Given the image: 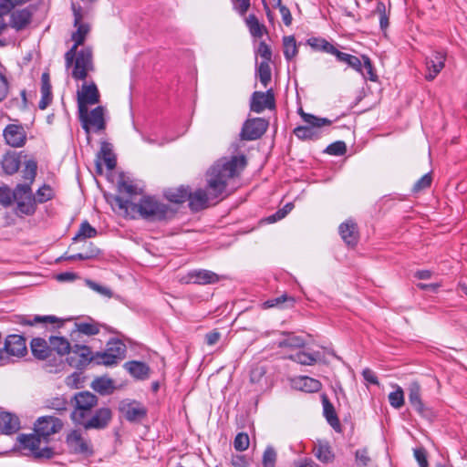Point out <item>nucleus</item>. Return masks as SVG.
Wrapping results in <instances>:
<instances>
[{
    "label": "nucleus",
    "mask_w": 467,
    "mask_h": 467,
    "mask_svg": "<svg viewBox=\"0 0 467 467\" xmlns=\"http://www.w3.org/2000/svg\"><path fill=\"white\" fill-rule=\"evenodd\" d=\"M363 67L362 69L365 73V76H362L364 78H368L371 81H376L377 75L374 72V68L372 63L368 56H362Z\"/></svg>",
    "instance_id": "4d7b16f0"
},
{
    "label": "nucleus",
    "mask_w": 467,
    "mask_h": 467,
    "mask_svg": "<svg viewBox=\"0 0 467 467\" xmlns=\"http://www.w3.org/2000/svg\"><path fill=\"white\" fill-rule=\"evenodd\" d=\"M356 463L358 467H368L371 459L367 449L358 450L355 453Z\"/></svg>",
    "instance_id": "bf43d9fd"
},
{
    "label": "nucleus",
    "mask_w": 467,
    "mask_h": 467,
    "mask_svg": "<svg viewBox=\"0 0 467 467\" xmlns=\"http://www.w3.org/2000/svg\"><path fill=\"white\" fill-rule=\"evenodd\" d=\"M303 120L307 123L306 126H299L294 130V134L299 140H317L320 136L319 129L323 126H329L332 122L326 118H318L314 115L299 110Z\"/></svg>",
    "instance_id": "0eeeda50"
},
{
    "label": "nucleus",
    "mask_w": 467,
    "mask_h": 467,
    "mask_svg": "<svg viewBox=\"0 0 467 467\" xmlns=\"http://www.w3.org/2000/svg\"><path fill=\"white\" fill-rule=\"evenodd\" d=\"M284 335L285 337L277 342L278 348H288L295 353L305 347V340L301 337L293 333H284Z\"/></svg>",
    "instance_id": "2f4dec72"
},
{
    "label": "nucleus",
    "mask_w": 467,
    "mask_h": 467,
    "mask_svg": "<svg viewBox=\"0 0 467 467\" xmlns=\"http://www.w3.org/2000/svg\"><path fill=\"white\" fill-rule=\"evenodd\" d=\"M246 165L244 155L219 159L207 171V191L198 189L189 192V206L198 212L208 207L209 203L222 196L230 180L237 177Z\"/></svg>",
    "instance_id": "f257e3e1"
},
{
    "label": "nucleus",
    "mask_w": 467,
    "mask_h": 467,
    "mask_svg": "<svg viewBox=\"0 0 467 467\" xmlns=\"http://www.w3.org/2000/svg\"><path fill=\"white\" fill-rule=\"evenodd\" d=\"M118 189L119 193L127 194V197L121 196L124 200H130L132 202H136L137 196L141 194V189L137 185L133 184L131 181L121 177L118 182Z\"/></svg>",
    "instance_id": "c85d7f7f"
},
{
    "label": "nucleus",
    "mask_w": 467,
    "mask_h": 467,
    "mask_svg": "<svg viewBox=\"0 0 467 467\" xmlns=\"http://www.w3.org/2000/svg\"><path fill=\"white\" fill-rule=\"evenodd\" d=\"M257 74L260 79V82L265 88L271 80V68L269 66V62L262 61L257 68Z\"/></svg>",
    "instance_id": "49530a36"
},
{
    "label": "nucleus",
    "mask_w": 467,
    "mask_h": 467,
    "mask_svg": "<svg viewBox=\"0 0 467 467\" xmlns=\"http://www.w3.org/2000/svg\"><path fill=\"white\" fill-rule=\"evenodd\" d=\"M76 328L78 332L87 336H94L99 332V328L95 323H76Z\"/></svg>",
    "instance_id": "8fccbe9b"
},
{
    "label": "nucleus",
    "mask_w": 467,
    "mask_h": 467,
    "mask_svg": "<svg viewBox=\"0 0 467 467\" xmlns=\"http://www.w3.org/2000/svg\"><path fill=\"white\" fill-rule=\"evenodd\" d=\"M97 235V230L92 227L88 222H84L80 224L78 234L73 238L74 241L92 238Z\"/></svg>",
    "instance_id": "a18cd8bd"
},
{
    "label": "nucleus",
    "mask_w": 467,
    "mask_h": 467,
    "mask_svg": "<svg viewBox=\"0 0 467 467\" xmlns=\"http://www.w3.org/2000/svg\"><path fill=\"white\" fill-rule=\"evenodd\" d=\"M346 144L343 141H337L332 144H330L326 152L331 155L335 156H340L343 155L346 152Z\"/></svg>",
    "instance_id": "052dcab7"
},
{
    "label": "nucleus",
    "mask_w": 467,
    "mask_h": 467,
    "mask_svg": "<svg viewBox=\"0 0 467 467\" xmlns=\"http://www.w3.org/2000/svg\"><path fill=\"white\" fill-rule=\"evenodd\" d=\"M78 114L79 119L82 122V127L87 133H89L91 129H95L96 130H100L104 129V109L102 107H97L90 112H88V108H86L85 113Z\"/></svg>",
    "instance_id": "2eb2a0df"
},
{
    "label": "nucleus",
    "mask_w": 467,
    "mask_h": 467,
    "mask_svg": "<svg viewBox=\"0 0 467 467\" xmlns=\"http://www.w3.org/2000/svg\"><path fill=\"white\" fill-rule=\"evenodd\" d=\"M389 400L390 405L395 409L401 408L404 404V395L402 389L398 387L395 391L390 392L389 395Z\"/></svg>",
    "instance_id": "603ef678"
},
{
    "label": "nucleus",
    "mask_w": 467,
    "mask_h": 467,
    "mask_svg": "<svg viewBox=\"0 0 467 467\" xmlns=\"http://www.w3.org/2000/svg\"><path fill=\"white\" fill-rule=\"evenodd\" d=\"M123 368L129 375L136 379H142L151 377L152 368L150 365L143 360H130L124 363Z\"/></svg>",
    "instance_id": "5701e85b"
},
{
    "label": "nucleus",
    "mask_w": 467,
    "mask_h": 467,
    "mask_svg": "<svg viewBox=\"0 0 467 467\" xmlns=\"http://www.w3.org/2000/svg\"><path fill=\"white\" fill-rule=\"evenodd\" d=\"M30 348L36 358L47 360V363H49V361L54 363L49 340L47 341L40 337L33 338L30 343Z\"/></svg>",
    "instance_id": "393cba45"
},
{
    "label": "nucleus",
    "mask_w": 467,
    "mask_h": 467,
    "mask_svg": "<svg viewBox=\"0 0 467 467\" xmlns=\"http://www.w3.org/2000/svg\"><path fill=\"white\" fill-rule=\"evenodd\" d=\"M32 13L28 8L15 10L11 14L10 25L16 30L25 28L31 20Z\"/></svg>",
    "instance_id": "c756f323"
},
{
    "label": "nucleus",
    "mask_w": 467,
    "mask_h": 467,
    "mask_svg": "<svg viewBox=\"0 0 467 467\" xmlns=\"http://www.w3.org/2000/svg\"><path fill=\"white\" fill-rule=\"evenodd\" d=\"M72 10L74 15V26L77 28V30L73 32L71 36V38L74 41V45L65 54L66 67L67 68L73 65L76 49H78V46H81L84 43L87 35L90 31L89 25L82 22L83 15L81 7L73 3Z\"/></svg>",
    "instance_id": "7ed1b4c3"
},
{
    "label": "nucleus",
    "mask_w": 467,
    "mask_h": 467,
    "mask_svg": "<svg viewBox=\"0 0 467 467\" xmlns=\"http://www.w3.org/2000/svg\"><path fill=\"white\" fill-rule=\"evenodd\" d=\"M275 108V97L272 90L266 92L254 91L251 98L250 109L255 113H261L265 109Z\"/></svg>",
    "instance_id": "a211bd4d"
},
{
    "label": "nucleus",
    "mask_w": 467,
    "mask_h": 467,
    "mask_svg": "<svg viewBox=\"0 0 467 467\" xmlns=\"http://www.w3.org/2000/svg\"><path fill=\"white\" fill-rule=\"evenodd\" d=\"M112 417L111 410L108 408H100L89 419L85 418L83 422H77L76 424L83 426L85 430L90 429H104L108 426Z\"/></svg>",
    "instance_id": "f3484780"
},
{
    "label": "nucleus",
    "mask_w": 467,
    "mask_h": 467,
    "mask_svg": "<svg viewBox=\"0 0 467 467\" xmlns=\"http://www.w3.org/2000/svg\"><path fill=\"white\" fill-rule=\"evenodd\" d=\"M91 361H94V355L90 348L85 345H75L67 358V368L82 369Z\"/></svg>",
    "instance_id": "f8f14e48"
},
{
    "label": "nucleus",
    "mask_w": 467,
    "mask_h": 467,
    "mask_svg": "<svg viewBox=\"0 0 467 467\" xmlns=\"http://www.w3.org/2000/svg\"><path fill=\"white\" fill-rule=\"evenodd\" d=\"M409 399L414 409L419 412H422L423 406L420 398V386L418 383L414 382L411 384L410 388Z\"/></svg>",
    "instance_id": "37998d69"
},
{
    "label": "nucleus",
    "mask_w": 467,
    "mask_h": 467,
    "mask_svg": "<svg viewBox=\"0 0 467 467\" xmlns=\"http://www.w3.org/2000/svg\"><path fill=\"white\" fill-rule=\"evenodd\" d=\"M323 406H324V415H325L327 422L335 430H338L339 429V420L337 417L334 407L326 399H324V400H323Z\"/></svg>",
    "instance_id": "79ce46f5"
},
{
    "label": "nucleus",
    "mask_w": 467,
    "mask_h": 467,
    "mask_svg": "<svg viewBox=\"0 0 467 467\" xmlns=\"http://www.w3.org/2000/svg\"><path fill=\"white\" fill-rule=\"evenodd\" d=\"M57 317L54 316H35L34 317H18V323L21 325H26V326H34L38 323H50L54 324L57 322Z\"/></svg>",
    "instance_id": "58836bf2"
},
{
    "label": "nucleus",
    "mask_w": 467,
    "mask_h": 467,
    "mask_svg": "<svg viewBox=\"0 0 467 467\" xmlns=\"http://www.w3.org/2000/svg\"><path fill=\"white\" fill-rule=\"evenodd\" d=\"M431 176L430 173L424 174L420 180L416 182L413 186L414 192H420L431 186Z\"/></svg>",
    "instance_id": "e2e57ef3"
},
{
    "label": "nucleus",
    "mask_w": 467,
    "mask_h": 467,
    "mask_svg": "<svg viewBox=\"0 0 467 467\" xmlns=\"http://www.w3.org/2000/svg\"><path fill=\"white\" fill-rule=\"evenodd\" d=\"M18 449L27 451L26 454L32 455L36 459H51L54 455V450L47 445L42 447L44 440L41 436L34 433L20 434L16 438Z\"/></svg>",
    "instance_id": "20e7f679"
},
{
    "label": "nucleus",
    "mask_w": 467,
    "mask_h": 467,
    "mask_svg": "<svg viewBox=\"0 0 467 467\" xmlns=\"http://www.w3.org/2000/svg\"><path fill=\"white\" fill-rule=\"evenodd\" d=\"M62 427L63 423L59 419L52 416H44L40 417L35 423L34 431L41 436L44 442L47 443L48 438L58 432Z\"/></svg>",
    "instance_id": "4468645a"
},
{
    "label": "nucleus",
    "mask_w": 467,
    "mask_h": 467,
    "mask_svg": "<svg viewBox=\"0 0 467 467\" xmlns=\"http://www.w3.org/2000/svg\"><path fill=\"white\" fill-rule=\"evenodd\" d=\"M289 359L304 366H312L324 359V355L320 351H312L309 348H299L295 353L287 357Z\"/></svg>",
    "instance_id": "412c9836"
},
{
    "label": "nucleus",
    "mask_w": 467,
    "mask_h": 467,
    "mask_svg": "<svg viewBox=\"0 0 467 467\" xmlns=\"http://www.w3.org/2000/svg\"><path fill=\"white\" fill-rule=\"evenodd\" d=\"M127 347L119 339H110L103 351L94 354V362L98 365L114 366L126 357Z\"/></svg>",
    "instance_id": "423d86ee"
},
{
    "label": "nucleus",
    "mask_w": 467,
    "mask_h": 467,
    "mask_svg": "<svg viewBox=\"0 0 467 467\" xmlns=\"http://www.w3.org/2000/svg\"><path fill=\"white\" fill-rule=\"evenodd\" d=\"M52 198V189L47 186L44 185L43 187L39 188L36 192V199L39 202H45Z\"/></svg>",
    "instance_id": "0e129e2a"
},
{
    "label": "nucleus",
    "mask_w": 467,
    "mask_h": 467,
    "mask_svg": "<svg viewBox=\"0 0 467 467\" xmlns=\"http://www.w3.org/2000/svg\"><path fill=\"white\" fill-rule=\"evenodd\" d=\"M49 344L52 349L54 363H46L45 368L50 373H57L67 368V364L63 359L66 354H69L71 348L69 342L63 337H50Z\"/></svg>",
    "instance_id": "6e6552de"
},
{
    "label": "nucleus",
    "mask_w": 467,
    "mask_h": 467,
    "mask_svg": "<svg viewBox=\"0 0 467 467\" xmlns=\"http://www.w3.org/2000/svg\"><path fill=\"white\" fill-rule=\"evenodd\" d=\"M314 455L323 463H330L335 459L331 446L327 441H319L313 449Z\"/></svg>",
    "instance_id": "7c9ffc66"
},
{
    "label": "nucleus",
    "mask_w": 467,
    "mask_h": 467,
    "mask_svg": "<svg viewBox=\"0 0 467 467\" xmlns=\"http://www.w3.org/2000/svg\"><path fill=\"white\" fill-rule=\"evenodd\" d=\"M336 57L338 61L347 63L350 67L360 73L362 76H365L362 69L363 60L361 61L358 57L338 50Z\"/></svg>",
    "instance_id": "72a5a7b5"
},
{
    "label": "nucleus",
    "mask_w": 467,
    "mask_h": 467,
    "mask_svg": "<svg viewBox=\"0 0 467 467\" xmlns=\"http://www.w3.org/2000/svg\"><path fill=\"white\" fill-rule=\"evenodd\" d=\"M36 163L34 161H28L23 170V178L25 183L32 184L36 175Z\"/></svg>",
    "instance_id": "09e8293b"
},
{
    "label": "nucleus",
    "mask_w": 467,
    "mask_h": 467,
    "mask_svg": "<svg viewBox=\"0 0 467 467\" xmlns=\"http://www.w3.org/2000/svg\"><path fill=\"white\" fill-rule=\"evenodd\" d=\"M91 388L100 395H109L121 386H116L114 381H92Z\"/></svg>",
    "instance_id": "4c0bfd02"
},
{
    "label": "nucleus",
    "mask_w": 467,
    "mask_h": 467,
    "mask_svg": "<svg viewBox=\"0 0 467 467\" xmlns=\"http://www.w3.org/2000/svg\"><path fill=\"white\" fill-rule=\"evenodd\" d=\"M101 161H103L108 170L111 171L116 167V156L112 145L106 141L101 143L100 150L97 155L96 167L99 173H102Z\"/></svg>",
    "instance_id": "a878e982"
},
{
    "label": "nucleus",
    "mask_w": 467,
    "mask_h": 467,
    "mask_svg": "<svg viewBox=\"0 0 467 467\" xmlns=\"http://www.w3.org/2000/svg\"><path fill=\"white\" fill-rule=\"evenodd\" d=\"M446 60V54L441 51H434L431 57H426V79L433 80L443 69Z\"/></svg>",
    "instance_id": "aec40b11"
},
{
    "label": "nucleus",
    "mask_w": 467,
    "mask_h": 467,
    "mask_svg": "<svg viewBox=\"0 0 467 467\" xmlns=\"http://www.w3.org/2000/svg\"><path fill=\"white\" fill-rule=\"evenodd\" d=\"M66 443L70 452L88 457L93 454V446L80 431L73 430L66 437Z\"/></svg>",
    "instance_id": "9b49d317"
},
{
    "label": "nucleus",
    "mask_w": 467,
    "mask_h": 467,
    "mask_svg": "<svg viewBox=\"0 0 467 467\" xmlns=\"http://www.w3.org/2000/svg\"><path fill=\"white\" fill-rule=\"evenodd\" d=\"M99 101V93L94 83L83 84L78 91V113H85L88 105L97 104Z\"/></svg>",
    "instance_id": "dca6fc26"
},
{
    "label": "nucleus",
    "mask_w": 467,
    "mask_h": 467,
    "mask_svg": "<svg viewBox=\"0 0 467 467\" xmlns=\"http://www.w3.org/2000/svg\"><path fill=\"white\" fill-rule=\"evenodd\" d=\"M20 429L17 416L7 411H0V431L4 434H13Z\"/></svg>",
    "instance_id": "cd10ccee"
},
{
    "label": "nucleus",
    "mask_w": 467,
    "mask_h": 467,
    "mask_svg": "<svg viewBox=\"0 0 467 467\" xmlns=\"http://www.w3.org/2000/svg\"><path fill=\"white\" fill-rule=\"evenodd\" d=\"M275 7H278L280 14L282 16V20L285 26H290L292 23V15L290 13V10L282 5V2H280V5H274Z\"/></svg>",
    "instance_id": "774afa93"
},
{
    "label": "nucleus",
    "mask_w": 467,
    "mask_h": 467,
    "mask_svg": "<svg viewBox=\"0 0 467 467\" xmlns=\"http://www.w3.org/2000/svg\"><path fill=\"white\" fill-rule=\"evenodd\" d=\"M246 24L252 36L255 37H261L264 35L265 26L259 23L255 16L249 15V16L246 18Z\"/></svg>",
    "instance_id": "c03bdc74"
},
{
    "label": "nucleus",
    "mask_w": 467,
    "mask_h": 467,
    "mask_svg": "<svg viewBox=\"0 0 467 467\" xmlns=\"http://www.w3.org/2000/svg\"><path fill=\"white\" fill-rule=\"evenodd\" d=\"M13 192L8 187H0V204L7 207L14 201Z\"/></svg>",
    "instance_id": "680f3d73"
},
{
    "label": "nucleus",
    "mask_w": 467,
    "mask_h": 467,
    "mask_svg": "<svg viewBox=\"0 0 467 467\" xmlns=\"http://www.w3.org/2000/svg\"><path fill=\"white\" fill-rule=\"evenodd\" d=\"M292 388L306 393H313L321 389V383L320 381H292Z\"/></svg>",
    "instance_id": "ea45409f"
},
{
    "label": "nucleus",
    "mask_w": 467,
    "mask_h": 467,
    "mask_svg": "<svg viewBox=\"0 0 467 467\" xmlns=\"http://www.w3.org/2000/svg\"><path fill=\"white\" fill-rule=\"evenodd\" d=\"M74 400L76 406L71 414V419L75 423L83 422L91 409L97 405L98 399L88 391H80L74 396Z\"/></svg>",
    "instance_id": "9d476101"
},
{
    "label": "nucleus",
    "mask_w": 467,
    "mask_h": 467,
    "mask_svg": "<svg viewBox=\"0 0 467 467\" xmlns=\"http://www.w3.org/2000/svg\"><path fill=\"white\" fill-rule=\"evenodd\" d=\"M307 43L314 49L321 50L326 53L337 56L338 50L328 41L320 37H311L307 40Z\"/></svg>",
    "instance_id": "c9c22d12"
},
{
    "label": "nucleus",
    "mask_w": 467,
    "mask_h": 467,
    "mask_svg": "<svg viewBox=\"0 0 467 467\" xmlns=\"http://www.w3.org/2000/svg\"><path fill=\"white\" fill-rule=\"evenodd\" d=\"M6 143L14 148H19L26 143V136L23 127L10 124L4 130Z\"/></svg>",
    "instance_id": "b1692460"
},
{
    "label": "nucleus",
    "mask_w": 467,
    "mask_h": 467,
    "mask_svg": "<svg viewBox=\"0 0 467 467\" xmlns=\"http://www.w3.org/2000/svg\"><path fill=\"white\" fill-rule=\"evenodd\" d=\"M414 457L418 462L420 467H428V461L426 451L423 448L414 449Z\"/></svg>",
    "instance_id": "69168bd1"
},
{
    "label": "nucleus",
    "mask_w": 467,
    "mask_h": 467,
    "mask_svg": "<svg viewBox=\"0 0 467 467\" xmlns=\"http://www.w3.org/2000/svg\"><path fill=\"white\" fill-rule=\"evenodd\" d=\"M250 440L248 434L244 432L238 433L234 441V446L236 451H244L248 449Z\"/></svg>",
    "instance_id": "864d4df0"
},
{
    "label": "nucleus",
    "mask_w": 467,
    "mask_h": 467,
    "mask_svg": "<svg viewBox=\"0 0 467 467\" xmlns=\"http://www.w3.org/2000/svg\"><path fill=\"white\" fill-rule=\"evenodd\" d=\"M339 234L344 243L348 246H355L358 242V231L357 223L348 219L342 223L338 227Z\"/></svg>",
    "instance_id": "bb28decb"
},
{
    "label": "nucleus",
    "mask_w": 467,
    "mask_h": 467,
    "mask_svg": "<svg viewBox=\"0 0 467 467\" xmlns=\"http://www.w3.org/2000/svg\"><path fill=\"white\" fill-rule=\"evenodd\" d=\"M165 197L171 202L182 203L188 200L189 189L184 186L169 189L165 192Z\"/></svg>",
    "instance_id": "f704fd0d"
},
{
    "label": "nucleus",
    "mask_w": 467,
    "mask_h": 467,
    "mask_svg": "<svg viewBox=\"0 0 467 467\" xmlns=\"http://www.w3.org/2000/svg\"><path fill=\"white\" fill-rule=\"evenodd\" d=\"M100 251L99 248H94L92 251H86L84 253H78L76 254H72L69 256H63L62 258L65 260H88L94 258L99 254Z\"/></svg>",
    "instance_id": "6e6d98bb"
},
{
    "label": "nucleus",
    "mask_w": 467,
    "mask_h": 467,
    "mask_svg": "<svg viewBox=\"0 0 467 467\" xmlns=\"http://www.w3.org/2000/svg\"><path fill=\"white\" fill-rule=\"evenodd\" d=\"M220 277L214 272L205 269L192 270L182 279L184 283H193L198 285H211L219 282Z\"/></svg>",
    "instance_id": "4be33fe9"
},
{
    "label": "nucleus",
    "mask_w": 467,
    "mask_h": 467,
    "mask_svg": "<svg viewBox=\"0 0 467 467\" xmlns=\"http://www.w3.org/2000/svg\"><path fill=\"white\" fill-rule=\"evenodd\" d=\"M276 462V452L272 447H267L263 455L264 467H275Z\"/></svg>",
    "instance_id": "13d9d810"
},
{
    "label": "nucleus",
    "mask_w": 467,
    "mask_h": 467,
    "mask_svg": "<svg viewBox=\"0 0 467 467\" xmlns=\"http://www.w3.org/2000/svg\"><path fill=\"white\" fill-rule=\"evenodd\" d=\"M119 410L130 421L140 420L146 415V409L136 400H124L120 401Z\"/></svg>",
    "instance_id": "6ab92c4d"
},
{
    "label": "nucleus",
    "mask_w": 467,
    "mask_h": 467,
    "mask_svg": "<svg viewBox=\"0 0 467 467\" xmlns=\"http://www.w3.org/2000/svg\"><path fill=\"white\" fill-rule=\"evenodd\" d=\"M74 59L72 77L76 80H84L88 73L94 69L92 49L90 47H84L79 51L76 49Z\"/></svg>",
    "instance_id": "1a4fd4ad"
},
{
    "label": "nucleus",
    "mask_w": 467,
    "mask_h": 467,
    "mask_svg": "<svg viewBox=\"0 0 467 467\" xmlns=\"http://www.w3.org/2000/svg\"><path fill=\"white\" fill-rule=\"evenodd\" d=\"M284 55L287 60L293 59L297 55V47L293 36H285L283 39Z\"/></svg>",
    "instance_id": "a19ab883"
},
{
    "label": "nucleus",
    "mask_w": 467,
    "mask_h": 467,
    "mask_svg": "<svg viewBox=\"0 0 467 467\" xmlns=\"http://www.w3.org/2000/svg\"><path fill=\"white\" fill-rule=\"evenodd\" d=\"M16 6L13 0H0V34L7 26L4 16L7 15Z\"/></svg>",
    "instance_id": "de8ad7c7"
},
{
    "label": "nucleus",
    "mask_w": 467,
    "mask_h": 467,
    "mask_svg": "<svg viewBox=\"0 0 467 467\" xmlns=\"http://www.w3.org/2000/svg\"><path fill=\"white\" fill-rule=\"evenodd\" d=\"M111 204L127 214L134 215L138 213L142 218L151 221L162 220L168 213L166 204L150 196H142L139 202L124 200L120 196H115L112 198Z\"/></svg>",
    "instance_id": "f03ea898"
},
{
    "label": "nucleus",
    "mask_w": 467,
    "mask_h": 467,
    "mask_svg": "<svg viewBox=\"0 0 467 467\" xmlns=\"http://www.w3.org/2000/svg\"><path fill=\"white\" fill-rule=\"evenodd\" d=\"M257 53L259 54V56L261 57H263L265 59L264 61L269 62L271 60V57H272L271 48L265 42H261L259 44Z\"/></svg>",
    "instance_id": "338daca9"
},
{
    "label": "nucleus",
    "mask_w": 467,
    "mask_h": 467,
    "mask_svg": "<svg viewBox=\"0 0 467 467\" xmlns=\"http://www.w3.org/2000/svg\"><path fill=\"white\" fill-rule=\"evenodd\" d=\"M31 184L29 183H20L17 184L15 190L13 191L14 200L34 197L31 191Z\"/></svg>",
    "instance_id": "3c124183"
},
{
    "label": "nucleus",
    "mask_w": 467,
    "mask_h": 467,
    "mask_svg": "<svg viewBox=\"0 0 467 467\" xmlns=\"http://www.w3.org/2000/svg\"><path fill=\"white\" fill-rule=\"evenodd\" d=\"M26 353V338L20 335H9L5 339L4 347L0 348V366L14 363Z\"/></svg>",
    "instance_id": "39448f33"
},
{
    "label": "nucleus",
    "mask_w": 467,
    "mask_h": 467,
    "mask_svg": "<svg viewBox=\"0 0 467 467\" xmlns=\"http://www.w3.org/2000/svg\"><path fill=\"white\" fill-rule=\"evenodd\" d=\"M20 167V159L15 152L6 153L2 160V168L6 174L16 173Z\"/></svg>",
    "instance_id": "473e14b6"
},
{
    "label": "nucleus",
    "mask_w": 467,
    "mask_h": 467,
    "mask_svg": "<svg viewBox=\"0 0 467 467\" xmlns=\"http://www.w3.org/2000/svg\"><path fill=\"white\" fill-rule=\"evenodd\" d=\"M268 128V121L263 118L248 119L243 125L240 137L244 140L261 138Z\"/></svg>",
    "instance_id": "ddd939ff"
},
{
    "label": "nucleus",
    "mask_w": 467,
    "mask_h": 467,
    "mask_svg": "<svg viewBox=\"0 0 467 467\" xmlns=\"http://www.w3.org/2000/svg\"><path fill=\"white\" fill-rule=\"evenodd\" d=\"M16 202V213L21 215H31L36 211V201L34 197H27L15 200Z\"/></svg>",
    "instance_id": "e433bc0d"
},
{
    "label": "nucleus",
    "mask_w": 467,
    "mask_h": 467,
    "mask_svg": "<svg viewBox=\"0 0 467 467\" xmlns=\"http://www.w3.org/2000/svg\"><path fill=\"white\" fill-rule=\"evenodd\" d=\"M87 285L92 289L93 291L97 292L102 296L110 298L113 296V293L108 286L101 285L92 280H87L86 281Z\"/></svg>",
    "instance_id": "5fc2aeb1"
}]
</instances>
